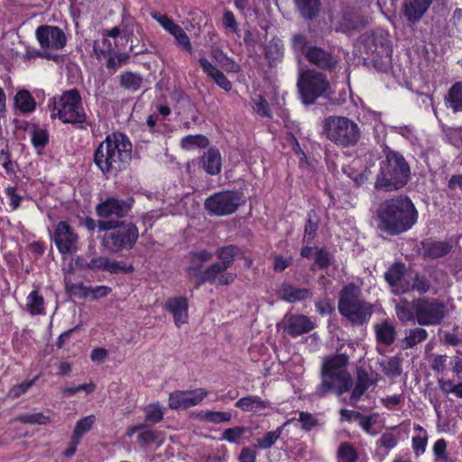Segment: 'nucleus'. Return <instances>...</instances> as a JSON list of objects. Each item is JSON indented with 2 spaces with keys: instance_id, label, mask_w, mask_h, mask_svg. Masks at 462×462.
Listing matches in <instances>:
<instances>
[{
  "instance_id": "f257e3e1",
  "label": "nucleus",
  "mask_w": 462,
  "mask_h": 462,
  "mask_svg": "<svg viewBox=\"0 0 462 462\" xmlns=\"http://www.w3.org/2000/svg\"><path fill=\"white\" fill-rule=\"evenodd\" d=\"M418 217V210L408 196H395L379 205L377 228L389 236H398L411 229Z\"/></svg>"
},
{
  "instance_id": "f03ea898",
  "label": "nucleus",
  "mask_w": 462,
  "mask_h": 462,
  "mask_svg": "<svg viewBox=\"0 0 462 462\" xmlns=\"http://www.w3.org/2000/svg\"><path fill=\"white\" fill-rule=\"evenodd\" d=\"M132 159V143L124 134H108L94 152L95 165L106 177L126 169Z\"/></svg>"
},
{
  "instance_id": "7ed1b4c3",
  "label": "nucleus",
  "mask_w": 462,
  "mask_h": 462,
  "mask_svg": "<svg viewBox=\"0 0 462 462\" xmlns=\"http://www.w3.org/2000/svg\"><path fill=\"white\" fill-rule=\"evenodd\" d=\"M384 157L379 162L374 188L378 190L395 191L407 185L411 179V167L398 151L386 148Z\"/></svg>"
},
{
  "instance_id": "20e7f679",
  "label": "nucleus",
  "mask_w": 462,
  "mask_h": 462,
  "mask_svg": "<svg viewBox=\"0 0 462 462\" xmlns=\"http://www.w3.org/2000/svg\"><path fill=\"white\" fill-rule=\"evenodd\" d=\"M98 230L106 231L101 240V245L110 254L131 250L139 237L136 225L125 220H99Z\"/></svg>"
},
{
  "instance_id": "39448f33",
  "label": "nucleus",
  "mask_w": 462,
  "mask_h": 462,
  "mask_svg": "<svg viewBox=\"0 0 462 462\" xmlns=\"http://www.w3.org/2000/svg\"><path fill=\"white\" fill-rule=\"evenodd\" d=\"M347 360L346 356L337 355L324 363L321 371L322 393H334L340 396L351 389L352 378L346 368Z\"/></svg>"
},
{
  "instance_id": "423d86ee",
  "label": "nucleus",
  "mask_w": 462,
  "mask_h": 462,
  "mask_svg": "<svg viewBox=\"0 0 462 462\" xmlns=\"http://www.w3.org/2000/svg\"><path fill=\"white\" fill-rule=\"evenodd\" d=\"M338 310L352 324L358 326L367 323L374 312L372 304L362 299L360 289L354 283L341 291Z\"/></svg>"
},
{
  "instance_id": "0eeeda50",
  "label": "nucleus",
  "mask_w": 462,
  "mask_h": 462,
  "mask_svg": "<svg viewBox=\"0 0 462 462\" xmlns=\"http://www.w3.org/2000/svg\"><path fill=\"white\" fill-rule=\"evenodd\" d=\"M54 108L57 109L55 116L59 117L65 124H71L80 130H87L91 123L82 106V99L79 91L72 88L63 92Z\"/></svg>"
},
{
  "instance_id": "6e6552de",
  "label": "nucleus",
  "mask_w": 462,
  "mask_h": 462,
  "mask_svg": "<svg viewBox=\"0 0 462 462\" xmlns=\"http://www.w3.org/2000/svg\"><path fill=\"white\" fill-rule=\"evenodd\" d=\"M323 134L333 143L344 147L354 146L360 138V129L352 120L341 116L325 119Z\"/></svg>"
},
{
  "instance_id": "1a4fd4ad",
  "label": "nucleus",
  "mask_w": 462,
  "mask_h": 462,
  "mask_svg": "<svg viewBox=\"0 0 462 462\" xmlns=\"http://www.w3.org/2000/svg\"><path fill=\"white\" fill-rule=\"evenodd\" d=\"M366 53H371L374 67L381 72H387L392 66L393 47L384 32L374 33L365 42Z\"/></svg>"
},
{
  "instance_id": "9d476101",
  "label": "nucleus",
  "mask_w": 462,
  "mask_h": 462,
  "mask_svg": "<svg viewBox=\"0 0 462 462\" xmlns=\"http://www.w3.org/2000/svg\"><path fill=\"white\" fill-rule=\"evenodd\" d=\"M413 306L420 326H438L447 315L446 304L436 298H419L413 300Z\"/></svg>"
},
{
  "instance_id": "9b49d317",
  "label": "nucleus",
  "mask_w": 462,
  "mask_h": 462,
  "mask_svg": "<svg viewBox=\"0 0 462 462\" xmlns=\"http://www.w3.org/2000/svg\"><path fill=\"white\" fill-rule=\"evenodd\" d=\"M241 193L236 190L217 192L205 200V208L211 215L226 216L236 211L241 204Z\"/></svg>"
},
{
  "instance_id": "f8f14e48",
  "label": "nucleus",
  "mask_w": 462,
  "mask_h": 462,
  "mask_svg": "<svg viewBox=\"0 0 462 462\" xmlns=\"http://www.w3.org/2000/svg\"><path fill=\"white\" fill-rule=\"evenodd\" d=\"M134 202L132 197L125 199L109 197L96 206V213L104 220L123 218L129 214Z\"/></svg>"
},
{
  "instance_id": "ddd939ff",
  "label": "nucleus",
  "mask_w": 462,
  "mask_h": 462,
  "mask_svg": "<svg viewBox=\"0 0 462 462\" xmlns=\"http://www.w3.org/2000/svg\"><path fill=\"white\" fill-rule=\"evenodd\" d=\"M297 88L303 104H314L318 98V71L300 67Z\"/></svg>"
},
{
  "instance_id": "4468645a",
  "label": "nucleus",
  "mask_w": 462,
  "mask_h": 462,
  "mask_svg": "<svg viewBox=\"0 0 462 462\" xmlns=\"http://www.w3.org/2000/svg\"><path fill=\"white\" fill-rule=\"evenodd\" d=\"M36 39L42 49L62 50L67 44V36L58 26L43 24L35 31Z\"/></svg>"
},
{
  "instance_id": "2eb2a0df",
  "label": "nucleus",
  "mask_w": 462,
  "mask_h": 462,
  "mask_svg": "<svg viewBox=\"0 0 462 462\" xmlns=\"http://www.w3.org/2000/svg\"><path fill=\"white\" fill-rule=\"evenodd\" d=\"M53 240L62 254H70L78 250L79 236L67 221H60L53 233Z\"/></svg>"
},
{
  "instance_id": "dca6fc26",
  "label": "nucleus",
  "mask_w": 462,
  "mask_h": 462,
  "mask_svg": "<svg viewBox=\"0 0 462 462\" xmlns=\"http://www.w3.org/2000/svg\"><path fill=\"white\" fill-rule=\"evenodd\" d=\"M226 271L227 270L225 266L220 264L218 262L209 264L203 271V274L197 284H195V289H199L205 283L214 284L217 282V284L221 286H228L232 284L236 278V274Z\"/></svg>"
},
{
  "instance_id": "f3484780",
  "label": "nucleus",
  "mask_w": 462,
  "mask_h": 462,
  "mask_svg": "<svg viewBox=\"0 0 462 462\" xmlns=\"http://www.w3.org/2000/svg\"><path fill=\"white\" fill-rule=\"evenodd\" d=\"M208 395V392L202 388L193 391H175L170 393L169 407L172 410L189 409L199 404Z\"/></svg>"
},
{
  "instance_id": "a211bd4d",
  "label": "nucleus",
  "mask_w": 462,
  "mask_h": 462,
  "mask_svg": "<svg viewBox=\"0 0 462 462\" xmlns=\"http://www.w3.org/2000/svg\"><path fill=\"white\" fill-rule=\"evenodd\" d=\"M313 43L311 37L299 32L294 33L291 39V46L294 53L298 57L299 64L301 62V56L304 55L306 59L312 64L318 66V46Z\"/></svg>"
},
{
  "instance_id": "6ab92c4d",
  "label": "nucleus",
  "mask_w": 462,
  "mask_h": 462,
  "mask_svg": "<svg viewBox=\"0 0 462 462\" xmlns=\"http://www.w3.org/2000/svg\"><path fill=\"white\" fill-rule=\"evenodd\" d=\"M446 277L447 273L440 270L430 271L429 276L416 273L411 279L410 291H415L420 295H424L433 291V293L435 294L437 293V290L434 288L432 282L435 284L439 285Z\"/></svg>"
},
{
  "instance_id": "aec40b11",
  "label": "nucleus",
  "mask_w": 462,
  "mask_h": 462,
  "mask_svg": "<svg viewBox=\"0 0 462 462\" xmlns=\"http://www.w3.org/2000/svg\"><path fill=\"white\" fill-rule=\"evenodd\" d=\"M405 273L406 266L402 262H394L384 273V280L393 294L400 295L410 291V283L403 281Z\"/></svg>"
},
{
  "instance_id": "412c9836",
  "label": "nucleus",
  "mask_w": 462,
  "mask_h": 462,
  "mask_svg": "<svg viewBox=\"0 0 462 462\" xmlns=\"http://www.w3.org/2000/svg\"><path fill=\"white\" fill-rule=\"evenodd\" d=\"M284 331L291 337L308 333L314 328V323L305 315L287 313L282 321Z\"/></svg>"
},
{
  "instance_id": "4be33fe9",
  "label": "nucleus",
  "mask_w": 462,
  "mask_h": 462,
  "mask_svg": "<svg viewBox=\"0 0 462 462\" xmlns=\"http://www.w3.org/2000/svg\"><path fill=\"white\" fill-rule=\"evenodd\" d=\"M312 214L314 216L316 214L314 209H311L309 213L308 223L305 226V235L303 237V242L306 244V245L301 248L300 255L303 258L313 259L315 261V264L318 263V246L310 245V244L316 236L318 222H314L312 220Z\"/></svg>"
},
{
  "instance_id": "5701e85b",
  "label": "nucleus",
  "mask_w": 462,
  "mask_h": 462,
  "mask_svg": "<svg viewBox=\"0 0 462 462\" xmlns=\"http://www.w3.org/2000/svg\"><path fill=\"white\" fill-rule=\"evenodd\" d=\"M166 310L173 316L174 323L177 327L188 322L189 303L186 297H173L168 299L165 303Z\"/></svg>"
},
{
  "instance_id": "b1692460",
  "label": "nucleus",
  "mask_w": 462,
  "mask_h": 462,
  "mask_svg": "<svg viewBox=\"0 0 462 462\" xmlns=\"http://www.w3.org/2000/svg\"><path fill=\"white\" fill-rule=\"evenodd\" d=\"M263 56L268 62L269 68H275L281 63L284 57L283 42L277 36H273L263 46Z\"/></svg>"
},
{
  "instance_id": "393cba45",
  "label": "nucleus",
  "mask_w": 462,
  "mask_h": 462,
  "mask_svg": "<svg viewBox=\"0 0 462 462\" xmlns=\"http://www.w3.org/2000/svg\"><path fill=\"white\" fill-rule=\"evenodd\" d=\"M433 0H409L403 5V15L410 23L415 24L427 13Z\"/></svg>"
},
{
  "instance_id": "a878e982",
  "label": "nucleus",
  "mask_w": 462,
  "mask_h": 462,
  "mask_svg": "<svg viewBox=\"0 0 462 462\" xmlns=\"http://www.w3.org/2000/svg\"><path fill=\"white\" fill-rule=\"evenodd\" d=\"M199 163L209 175H217L221 171V155L217 147H209L202 156L199 158Z\"/></svg>"
},
{
  "instance_id": "bb28decb",
  "label": "nucleus",
  "mask_w": 462,
  "mask_h": 462,
  "mask_svg": "<svg viewBox=\"0 0 462 462\" xmlns=\"http://www.w3.org/2000/svg\"><path fill=\"white\" fill-rule=\"evenodd\" d=\"M366 24L365 18L357 12H345L338 23L337 31L344 33H352L364 28Z\"/></svg>"
},
{
  "instance_id": "cd10ccee",
  "label": "nucleus",
  "mask_w": 462,
  "mask_h": 462,
  "mask_svg": "<svg viewBox=\"0 0 462 462\" xmlns=\"http://www.w3.org/2000/svg\"><path fill=\"white\" fill-rule=\"evenodd\" d=\"M373 384L372 379L365 369H357L356 384L347 404L356 406L367 389Z\"/></svg>"
},
{
  "instance_id": "c85d7f7f",
  "label": "nucleus",
  "mask_w": 462,
  "mask_h": 462,
  "mask_svg": "<svg viewBox=\"0 0 462 462\" xmlns=\"http://www.w3.org/2000/svg\"><path fill=\"white\" fill-rule=\"evenodd\" d=\"M376 341L384 346H391L394 343L397 331L393 321L389 319L374 325Z\"/></svg>"
},
{
  "instance_id": "c756f323",
  "label": "nucleus",
  "mask_w": 462,
  "mask_h": 462,
  "mask_svg": "<svg viewBox=\"0 0 462 462\" xmlns=\"http://www.w3.org/2000/svg\"><path fill=\"white\" fill-rule=\"evenodd\" d=\"M423 258L438 259L444 257L451 252L452 245L446 241L421 242Z\"/></svg>"
},
{
  "instance_id": "7c9ffc66",
  "label": "nucleus",
  "mask_w": 462,
  "mask_h": 462,
  "mask_svg": "<svg viewBox=\"0 0 462 462\" xmlns=\"http://www.w3.org/2000/svg\"><path fill=\"white\" fill-rule=\"evenodd\" d=\"M444 104L453 113H462V81L454 83L444 97Z\"/></svg>"
},
{
  "instance_id": "2f4dec72",
  "label": "nucleus",
  "mask_w": 462,
  "mask_h": 462,
  "mask_svg": "<svg viewBox=\"0 0 462 462\" xmlns=\"http://www.w3.org/2000/svg\"><path fill=\"white\" fill-rule=\"evenodd\" d=\"M241 249L236 245L220 246L216 250V256L218 263L228 270L235 263V259L241 254Z\"/></svg>"
},
{
  "instance_id": "473e14b6",
  "label": "nucleus",
  "mask_w": 462,
  "mask_h": 462,
  "mask_svg": "<svg viewBox=\"0 0 462 462\" xmlns=\"http://www.w3.org/2000/svg\"><path fill=\"white\" fill-rule=\"evenodd\" d=\"M235 406L244 411L257 412L266 409L269 406V402L257 395H249L239 399Z\"/></svg>"
},
{
  "instance_id": "72a5a7b5",
  "label": "nucleus",
  "mask_w": 462,
  "mask_h": 462,
  "mask_svg": "<svg viewBox=\"0 0 462 462\" xmlns=\"http://www.w3.org/2000/svg\"><path fill=\"white\" fill-rule=\"evenodd\" d=\"M281 299L288 302L303 300L310 297L311 293L308 289L296 288L291 284L283 283L280 290Z\"/></svg>"
},
{
  "instance_id": "f704fd0d",
  "label": "nucleus",
  "mask_w": 462,
  "mask_h": 462,
  "mask_svg": "<svg viewBox=\"0 0 462 462\" xmlns=\"http://www.w3.org/2000/svg\"><path fill=\"white\" fill-rule=\"evenodd\" d=\"M300 15L306 21H313L318 16V0H293Z\"/></svg>"
},
{
  "instance_id": "c9c22d12",
  "label": "nucleus",
  "mask_w": 462,
  "mask_h": 462,
  "mask_svg": "<svg viewBox=\"0 0 462 462\" xmlns=\"http://www.w3.org/2000/svg\"><path fill=\"white\" fill-rule=\"evenodd\" d=\"M15 106L20 112L31 113L36 108V101L31 93L26 89L19 90L14 96Z\"/></svg>"
},
{
  "instance_id": "e433bc0d",
  "label": "nucleus",
  "mask_w": 462,
  "mask_h": 462,
  "mask_svg": "<svg viewBox=\"0 0 462 462\" xmlns=\"http://www.w3.org/2000/svg\"><path fill=\"white\" fill-rule=\"evenodd\" d=\"M143 83V77L140 74L132 71H125L119 77L120 87L131 92L139 90Z\"/></svg>"
},
{
  "instance_id": "4c0bfd02",
  "label": "nucleus",
  "mask_w": 462,
  "mask_h": 462,
  "mask_svg": "<svg viewBox=\"0 0 462 462\" xmlns=\"http://www.w3.org/2000/svg\"><path fill=\"white\" fill-rule=\"evenodd\" d=\"M428 337V332L422 328H415L410 329L405 337L402 339V349H410L418 344L425 341Z\"/></svg>"
},
{
  "instance_id": "58836bf2",
  "label": "nucleus",
  "mask_w": 462,
  "mask_h": 462,
  "mask_svg": "<svg viewBox=\"0 0 462 462\" xmlns=\"http://www.w3.org/2000/svg\"><path fill=\"white\" fill-rule=\"evenodd\" d=\"M121 28H122V33L124 34V37L127 41L133 40L134 30H135L137 35L141 38V41H143V39L145 37V33L143 29V26L132 18L126 19L125 17H123Z\"/></svg>"
},
{
  "instance_id": "ea45409f",
  "label": "nucleus",
  "mask_w": 462,
  "mask_h": 462,
  "mask_svg": "<svg viewBox=\"0 0 462 462\" xmlns=\"http://www.w3.org/2000/svg\"><path fill=\"white\" fill-rule=\"evenodd\" d=\"M208 145L209 140L203 134H189L180 141L181 148L188 151L195 148H207Z\"/></svg>"
},
{
  "instance_id": "a19ab883",
  "label": "nucleus",
  "mask_w": 462,
  "mask_h": 462,
  "mask_svg": "<svg viewBox=\"0 0 462 462\" xmlns=\"http://www.w3.org/2000/svg\"><path fill=\"white\" fill-rule=\"evenodd\" d=\"M402 358L398 356L390 357L386 362L381 363L383 374L389 378H396L402 374Z\"/></svg>"
},
{
  "instance_id": "79ce46f5",
  "label": "nucleus",
  "mask_w": 462,
  "mask_h": 462,
  "mask_svg": "<svg viewBox=\"0 0 462 462\" xmlns=\"http://www.w3.org/2000/svg\"><path fill=\"white\" fill-rule=\"evenodd\" d=\"M395 313L397 318L402 322H407V321H416L417 322V317H416V311L414 310L413 306V300L411 301V307H409V302L407 300H404L402 302L397 304L395 306Z\"/></svg>"
},
{
  "instance_id": "37998d69",
  "label": "nucleus",
  "mask_w": 462,
  "mask_h": 462,
  "mask_svg": "<svg viewBox=\"0 0 462 462\" xmlns=\"http://www.w3.org/2000/svg\"><path fill=\"white\" fill-rule=\"evenodd\" d=\"M26 306L32 315L42 314L44 311V300L38 291H32L27 297Z\"/></svg>"
},
{
  "instance_id": "c03bdc74",
  "label": "nucleus",
  "mask_w": 462,
  "mask_h": 462,
  "mask_svg": "<svg viewBox=\"0 0 462 462\" xmlns=\"http://www.w3.org/2000/svg\"><path fill=\"white\" fill-rule=\"evenodd\" d=\"M30 133L33 147L38 151L43 150L49 143L48 131L38 126H33Z\"/></svg>"
},
{
  "instance_id": "a18cd8bd",
  "label": "nucleus",
  "mask_w": 462,
  "mask_h": 462,
  "mask_svg": "<svg viewBox=\"0 0 462 462\" xmlns=\"http://www.w3.org/2000/svg\"><path fill=\"white\" fill-rule=\"evenodd\" d=\"M95 420L96 418L94 415H88L80 419L79 421H77L71 437L75 439L76 441H80L82 436L92 429Z\"/></svg>"
},
{
  "instance_id": "49530a36",
  "label": "nucleus",
  "mask_w": 462,
  "mask_h": 462,
  "mask_svg": "<svg viewBox=\"0 0 462 462\" xmlns=\"http://www.w3.org/2000/svg\"><path fill=\"white\" fill-rule=\"evenodd\" d=\"M247 432L251 435L252 430L245 426L228 428L223 431L221 439L226 440L230 443H238L242 436Z\"/></svg>"
},
{
  "instance_id": "de8ad7c7",
  "label": "nucleus",
  "mask_w": 462,
  "mask_h": 462,
  "mask_svg": "<svg viewBox=\"0 0 462 462\" xmlns=\"http://www.w3.org/2000/svg\"><path fill=\"white\" fill-rule=\"evenodd\" d=\"M337 457L338 462H356L358 453L352 444L344 442L338 447Z\"/></svg>"
},
{
  "instance_id": "09e8293b",
  "label": "nucleus",
  "mask_w": 462,
  "mask_h": 462,
  "mask_svg": "<svg viewBox=\"0 0 462 462\" xmlns=\"http://www.w3.org/2000/svg\"><path fill=\"white\" fill-rule=\"evenodd\" d=\"M24 59H34V58H42L46 59L48 60H53L57 63L63 61V56L60 54H56L49 51H45V49H42V51L40 50H34V49H27Z\"/></svg>"
},
{
  "instance_id": "8fccbe9b",
  "label": "nucleus",
  "mask_w": 462,
  "mask_h": 462,
  "mask_svg": "<svg viewBox=\"0 0 462 462\" xmlns=\"http://www.w3.org/2000/svg\"><path fill=\"white\" fill-rule=\"evenodd\" d=\"M16 421L27 424H46L50 422V417L45 416L42 412L36 413H24L21 414L14 419Z\"/></svg>"
},
{
  "instance_id": "3c124183",
  "label": "nucleus",
  "mask_w": 462,
  "mask_h": 462,
  "mask_svg": "<svg viewBox=\"0 0 462 462\" xmlns=\"http://www.w3.org/2000/svg\"><path fill=\"white\" fill-rule=\"evenodd\" d=\"M130 60V54L128 52L115 53L108 58L106 66L107 69L112 72L116 71L123 65L126 64Z\"/></svg>"
},
{
  "instance_id": "603ef678",
  "label": "nucleus",
  "mask_w": 462,
  "mask_h": 462,
  "mask_svg": "<svg viewBox=\"0 0 462 462\" xmlns=\"http://www.w3.org/2000/svg\"><path fill=\"white\" fill-rule=\"evenodd\" d=\"M433 454L436 462H455L447 453V441L444 439H439L434 443Z\"/></svg>"
},
{
  "instance_id": "864d4df0",
  "label": "nucleus",
  "mask_w": 462,
  "mask_h": 462,
  "mask_svg": "<svg viewBox=\"0 0 462 462\" xmlns=\"http://www.w3.org/2000/svg\"><path fill=\"white\" fill-rule=\"evenodd\" d=\"M93 51L97 58L101 56L109 55L113 51V45L110 40L104 36L101 40H97L93 43Z\"/></svg>"
},
{
  "instance_id": "5fc2aeb1",
  "label": "nucleus",
  "mask_w": 462,
  "mask_h": 462,
  "mask_svg": "<svg viewBox=\"0 0 462 462\" xmlns=\"http://www.w3.org/2000/svg\"><path fill=\"white\" fill-rule=\"evenodd\" d=\"M282 427L277 428L273 431H268L263 438L257 439L258 446L263 449L270 448L281 437Z\"/></svg>"
},
{
  "instance_id": "6e6d98bb",
  "label": "nucleus",
  "mask_w": 462,
  "mask_h": 462,
  "mask_svg": "<svg viewBox=\"0 0 462 462\" xmlns=\"http://www.w3.org/2000/svg\"><path fill=\"white\" fill-rule=\"evenodd\" d=\"M163 411L161 406L156 404H150L145 409V419L146 422H150L151 424H156L160 422L163 419Z\"/></svg>"
},
{
  "instance_id": "4d7b16f0",
  "label": "nucleus",
  "mask_w": 462,
  "mask_h": 462,
  "mask_svg": "<svg viewBox=\"0 0 462 462\" xmlns=\"http://www.w3.org/2000/svg\"><path fill=\"white\" fill-rule=\"evenodd\" d=\"M398 443V438L391 432H384L381 438L376 441L377 453L381 448H384L389 450L396 447Z\"/></svg>"
},
{
  "instance_id": "13d9d810",
  "label": "nucleus",
  "mask_w": 462,
  "mask_h": 462,
  "mask_svg": "<svg viewBox=\"0 0 462 462\" xmlns=\"http://www.w3.org/2000/svg\"><path fill=\"white\" fill-rule=\"evenodd\" d=\"M203 418L208 422L219 424L229 421L232 416L231 413L227 411H207Z\"/></svg>"
},
{
  "instance_id": "bf43d9fd",
  "label": "nucleus",
  "mask_w": 462,
  "mask_h": 462,
  "mask_svg": "<svg viewBox=\"0 0 462 462\" xmlns=\"http://www.w3.org/2000/svg\"><path fill=\"white\" fill-rule=\"evenodd\" d=\"M172 35L175 37L178 44L186 51L192 53V45L189 41L188 34L182 29V27H179Z\"/></svg>"
},
{
  "instance_id": "052dcab7",
  "label": "nucleus",
  "mask_w": 462,
  "mask_h": 462,
  "mask_svg": "<svg viewBox=\"0 0 462 462\" xmlns=\"http://www.w3.org/2000/svg\"><path fill=\"white\" fill-rule=\"evenodd\" d=\"M159 438V432L156 430L142 431L137 435V443L141 448L154 443Z\"/></svg>"
},
{
  "instance_id": "680f3d73",
  "label": "nucleus",
  "mask_w": 462,
  "mask_h": 462,
  "mask_svg": "<svg viewBox=\"0 0 462 462\" xmlns=\"http://www.w3.org/2000/svg\"><path fill=\"white\" fill-rule=\"evenodd\" d=\"M337 63V60L330 53L319 48V69L332 70Z\"/></svg>"
},
{
  "instance_id": "e2e57ef3",
  "label": "nucleus",
  "mask_w": 462,
  "mask_h": 462,
  "mask_svg": "<svg viewBox=\"0 0 462 462\" xmlns=\"http://www.w3.org/2000/svg\"><path fill=\"white\" fill-rule=\"evenodd\" d=\"M446 141L452 145L458 146L462 143V128L448 127L444 129Z\"/></svg>"
},
{
  "instance_id": "0e129e2a",
  "label": "nucleus",
  "mask_w": 462,
  "mask_h": 462,
  "mask_svg": "<svg viewBox=\"0 0 462 462\" xmlns=\"http://www.w3.org/2000/svg\"><path fill=\"white\" fill-rule=\"evenodd\" d=\"M0 162H2V166L5 170L6 173L15 174L16 171L14 166H17V164L12 161L11 153L8 149H3L0 151Z\"/></svg>"
},
{
  "instance_id": "69168bd1",
  "label": "nucleus",
  "mask_w": 462,
  "mask_h": 462,
  "mask_svg": "<svg viewBox=\"0 0 462 462\" xmlns=\"http://www.w3.org/2000/svg\"><path fill=\"white\" fill-rule=\"evenodd\" d=\"M106 271H108L110 273H132L134 272V268L133 265L126 266L125 264H123L121 262L117 261H110L108 259V263L106 265Z\"/></svg>"
},
{
  "instance_id": "338daca9",
  "label": "nucleus",
  "mask_w": 462,
  "mask_h": 462,
  "mask_svg": "<svg viewBox=\"0 0 462 462\" xmlns=\"http://www.w3.org/2000/svg\"><path fill=\"white\" fill-rule=\"evenodd\" d=\"M254 111L263 117L271 118L272 113L268 101L262 96L259 97L257 102L253 106Z\"/></svg>"
},
{
  "instance_id": "774afa93",
  "label": "nucleus",
  "mask_w": 462,
  "mask_h": 462,
  "mask_svg": "<svg viewBox=\"0 0 462 462\" xmlns=\"http://www.w3.org/2000/svg\"><path fill=\"white\" fill-rule=\"evenodd\" d=\"M152 17L171 34L180 27V25L175 23L171 19L168 18L166 15L161 14L160 13L153 14Z\"/></svg>"
}]
</instances>
